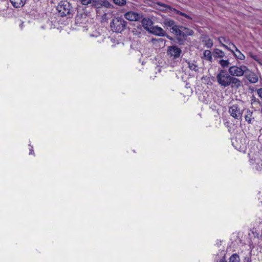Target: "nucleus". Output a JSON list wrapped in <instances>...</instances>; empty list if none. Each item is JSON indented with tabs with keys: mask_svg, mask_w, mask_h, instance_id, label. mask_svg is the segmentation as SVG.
Wrapping results in <instances>:
<instances>
[{
	"mask_svg": "<svg viewBox=\"0 0 262 262\" xmlns=\"http://www.w3.org/2000/svg\"><path fill=\"white\" fill-rule=\"evenodd\" d=\"M259 103V100L257 99L256 97L253 96L251 98V104L252 105H255L256 104H258Z\"/></svg>",
	"mask_w": 262,
	"mask_h": 262,
	"instance_id": "obj_31",
	"label": "nucleus"
},
{
	"mask_svg": "<svg viewBox=\"0 0 262 262\" xmlns=\"http://www.w3.org/2000/svg\"><path fill=\"white\" fill-rule=\"evenodd\" d=\"M172 11L176 14L180 15L182 16H183L184 17H186V18L190 19H192V18L190 16H189V15H188L187 14H186L183 12H182L179 10H177L176 9H172Z\"/></svg>",
	"mask_w": 262,
	"mask_h": 262,
	"instance_id": "obj_24",
	"label": "nucleus"
},
{
	"mask_svg": "<svg viewBox=\"0 0 262 262\" xmlns=\"http://www.w3.org/2000/svg\"><path fill=\"white\" fill-rule=\"evenodd\" d=\"M202 41L207 48H211L213 45L212 40L208 36L202 37Z\"/></svg>",
	"mask_w": 262,
	"mask_h": 262,
	"instance_id": "obj_15",
	"label": "nucleus"
},
{
	"mask_svg": "<svg viewBox=\"0 0 262 262\" xmlns=\"http://www.w3.org/2000/svg\"><path fill=\"white\" fill-rule=\"evenodd\" d=\"M257 92L259 97L262 98V88L258 89Z\"/></svg>",
	"mask_w": 262,
	"mask_h": 262,
	"instance_id": "obj_32",
	"label": "nucleus"
},
{
	"mask_svg": "<svg viewBox=\"0 0 262 262\" xmlns=\"http://www.w3.org/2000/svg\"><path fill=\"white\" fill-rule=\"evenodd\" d=\"M248 71V68L245 66H230L228 69V72L231 75L235 77H242L245 75Z\"/></svg>",
	"mask_w": 262,
	"mask_h": 262,
	"instance_id": "obj_4",
	"label": "nucleus"
},
{
	"mask_svg": "<svg viewBox=\"0 0 262 262\" xmlns=\"http://www.w3.org/2000/svg\"><path fill=\"white\" fill-rule=\"evenodd\" d=\"M181 53V49L177 46H171L167 48V54L168 56L173 59L179 58Z\"/></svg>",
	"mask_w": 262,
	"mask_h": 262,
	"instance_id": "obj_6",
	"label": "nucleus"
},
{
	"mask_svg": "<svg viewBox=\"0 0 262 262\" xmlns=\"http://www.w3.org/2000/svg\"><path fill=\"white\" fill-rule=\"evenodd\" d=\"M221 39H224V41H225V38L224 37H220V38H219V40L220 41V42H221Z\"/></svg>",
	"mask_w": 262,
	"mask_h": 262,
	"instance_id": "obj_35",
	"label": "nucleus"
},
{
	"mask_svg": "<svg viewBox=\"0 0 262 262\" xmlns=\"http://www.w3.org/2000/svg\"><path fill=\"white\" fill-rule=\"evenodd\" d=\"M217 83L222 87L230 86L232 89H237L243 85L242 81L238 78L231 76L228 71L220 70L216 76Z\"/></svg>",
	"mask_w": 262,
	"mask_h": 262,
	"instance_id": "obj_1",
	"label": "nucleus"
},
{
	"mask_svg": "<svg viewBox=\"0 0 262 262\" xmlns=\"http://www.w3.org/2000/svg\"><path fill=\"white\" fill-rule=\"evenodd\" d=\"M182 27V26L175 25L173 28H171L172 32L177 36L178 34L180 33Z\"/></svg>",
	"mask_w": 262,
	"mask_h": 262,
	"instance_id": "obj_26",
	"label": "nucleus"
},
{
	"mask_svg": "<svg viewBox=\"0 0 262 262\" xmlns=\"http://www.w3.org/2000/svg\"><path fill=\"white\" fill-rule=\"evenodd\" d=\"M141 23L144 28L149 31L150 27L152 25V21L150 19L148 18H143L141 20Z\"/></svg>",
	"mask_w": 262,
	"mask_h": 262,
	"instance_id": "obj_16",
	"label": "nucleus"
},
{
	"mask_svg": "<svg viewBox=\"0 0 262 262\" xmlns=\"http://www.w3.org/2000/svg\"><path fill=\"white\" fill-rule=\"evenodd\" d=\"M157 4L159 6H161L163 8H164L165 10H169V12H173L172 9H173V8L171 7L170 6H169L168 5L165 4L161 3V2L157 3Z\"/></svg>",
	"mask_w": 262,
	"mask_h": 262,
	"instance_id": "obj_25",
	"label": "nucleus"
},
{
	"mask_svg": "<svg viewBox=\"0 0 262 262\" xmlns=\"http://www.w3.org/2000/svg\"><path fill=\"white\" fill-rule=\"evenodd\" d=\"M252 112L250 111H247L246 112V115H245V120L249 123H251L252 121Z\"/></svg>",
	"mask_w": 262,
	"mask_h": 262,
	"instance_id": "obj_23",
	"label": "nucleus"
},
{
	"mask_svg": "<svg viewBox=\"0 0 262 262\" xmlns=\"http://www.w3.org/2000/svg\"><path fill=\"white\" fill-rule=\"evenodd\" d=\"M183 33V29H182V28H181V30H180V33H179L178 34V35L176 36L178 40L179 41L185 40L184 35Z\"/></svg>",
	"mask_w": 262,
	"mask_h": 262,
	"instance_id": "obj_27",
	"label": "nucleus"
},
{
	"mask_svg": "<svg viewBox=\"0 0 262 262\" xmlns=\"http://www.w3.org/2000/svg\"><path fill=\"white\" fill-rule=\"evenodd\" d=\"M14 7L19 8L24 5L26 0H10Z\"/></svg>",
	"mask_w": 262,
	"mask_h": 262,
	"instance_id": "obj_17",
	"label": "nucleus"
},
{
	"mask_svg": "<svg viewBox=\"0 0 262 262\" xmlns=\"http://www.w3.org/2000/svg\"><path fill=\"white\" fill-rule=\"evenodd\" d=\"M149 32L155 35L159 36H166L165 31L161 27L158 26L151 27Z\"/></svg>",
	"mask_w": 262,
	"mask_h": 262,
	"instance_id": "obj_10",
	"label": "nucleus"
},
{
	"mask_svg": "<svg viewBox=\"0 0 262 262\" xmlns=\"http://www.w3.org/2000/svg\"><path fill=\"white\" fill-rule=\"evenodd\" d=\"M220 262H227L225 257H223L221 259H220Z\"/></svg>",
	"mask_w": 262,
	"mask_h": 262,
	"instance_id": "obj_33",
	"label": "nucleus"
},
{
	"mask_svg": "<svg viewBox=\"0 0 262 262\" xmlns=\"http://www.w3.org/2000/svg\"><path fill=\"white\" fill-rule=\"evenodd\" d=\"M167 37L168 38H169V39H170L171 40L172 39V38L171 37H169L168 36H167Z\"/></svg>",
	"mask_w": 262,
	"mask_h": 262,
	"instance_id": "obj_36",
	"label": "nucleus"
},
{
	"mask_svg": "<svg viewBox=\"0 0 262 262\" xmlns=\"http://www.w3.org/2000/svg\"><path fill=\"white\" fill-rule=\"evenodd\" d=\"M162 24L164 27H166L167 29L170 28L171 30L176 25L174 21L170 18L164 19Z\"/></svg>",
	"mask_w": 262,
	"mask_h": 262,
	"instance_id": "obj_14",
	"label": "nucleus"
},
{
	"mask_svg": "<svg viewBox=\"0 0 262 262\" xmlns=\"http://www.w3.org/2000/svg\"><path fill=\"white\" fill-rule=\"evenodd\" d=\"M232 144L235 147V148L239 150L244 149L246 147V142L245 139L243 141L242 140H239V138H236L235 140V142H232Z\"/></svg>",
	"mask_w": 262,
	"mask_h": 262,
	"instance_id": "obj_13",
	"label": "nucleus"
},
{
	"mask_svg": "<svg viewBox=\"0 0 262 262\" xmlns=\"http://www.w3.org/2000/svg\"><path fill=\"white\" fill-rule=\"evenodd\" d=\"M219 63H220V64L223 68H227V67L229 68V67H230L229 66L230 62H229V61L228 59H227V60L221 59L219 61Z\"/></svg>",
	"mask_w": 262,
	"mask_h": 262,
	"instance_id": "obj_22",
	"label": "nucleus"
},
{
	"mask_svg": "<svg viewBox=\"0 0 262 262\" xmlns=\"http://www.w3.org/2000/svg\"><path fill=\"white\" fill-rule=\"evenodd\" d=\"M126 21L121 17H114L110 23V27L113 32L121 33L126 28Z\"/></svg>",
	"mask_w": 262,
	"mask_h": 262,
	"instance_id": "obj_3",
	"label": "nucleus"
},
{
	"mask_svg": "<svg viewBox=\"0 0 262 262\" xmlns=\"http://www.w3.org/2000/svg\"><path fill=\"white\" fill-rule=\"evenodd\" d=\"M80 3L83 5H91L92 6V0H80Z\"/></svg>",
	"mask_w": 262,
	"mask_h": 262,
	"instance_id": "obj_29",
	"label": "nucleus"
},
{
	"mask_svg": "<svg viewBox=\"0 0 262 262\" xmlns=\"http://www.w3.org/2000/svg\"><path fill=\"white\" fill-rule=\"evenodd\" d=\"M188 67L190 70L194 71H197L198 70V66L192 62H188Z\"/></svg>",
	"mask_w": 262,
	"mask_h": 262,
	"instance_id": "obj_28",
	"label": "nucleus"
},
{
	"mask_svg": "<svg viewBox=\"0 0 262 262\" xmlns=\"http://www.w3.org/2000/svg\"><path fill=\"white\" fill-rule=\"evenodd\" d=\"M229 262H240L239 255L236 253L233 254L230 257Z\"/></svg>",
	"mask_w": 262,
	"mask_h": 262,
	"instance_id": "obj_21",
	"label": "nucleus"
},
{
	"mask_svg": "<svg viewBox=\"0 0 262 262\" xmlns=\"http://www.w3.org/2000/svg\"><path fill=\"white\" fill-rule=\"evenodd\" d=\"M182 28L183 31V33L184 35L185 39H186L188 36H191L193 34V31L191 29L183 27H182Z\"/></svg>",
	"mask_w": 262,
	"mask_h": 262,
	"instance_id": "obj_20",
	"label": "nucleus"
},
{
	"mask_svg": "<svg viewBox=\"0 0 262 262\" xmlns=\"http://www.w3.org/2000/svg\"><path fill=\"white\" fill-rule=\"evenodd\" d=\"M114 3L118 5L122 6L126 4V0H113Z\"/></svg>",
	"mask_w": 262,
	"mask_h": 262,
	"instance_id": "obj_30",
	"label": "nucleus"
},
{
	"mask_svg": "<svg viewBox=\"0 0 262 262\" xmlns=\"http://www.w3.org/2000/svg\"><path fill=\"white\" fill-rule=\"evenodd\" d=\"M32 147H31V149L30 150V154H34V151L32 149Z\"/></svg>",
	"mask_w": 262,
	"mask_h": 262,
	"instance_id": "obj_34",
	"label": "nucleus"
},
{
	"mask_svg": "<svg viewBox=\"0 0 262 262\" xmlns=\"http://www.w3.org/2000/svg\"><path fill=\"white\" fill-rule=\"evenodd\" d=\"M229 113L235 119L241 120L242 117L243 111L240 110L237 104L232 105L229 107Z\"/></svg>",
	"mask_w": 262,
	"mask_h": 262,
	"instance_id": "obj_7",
	"label": "nucleus"
},
{
	"mask_svg": "<svg viewBox=\"0 0 262 262\" xmlns=\"http://www.w3.org/2000/svg\"><path fill=\"white\" fill-rule=\"evenodd\" d=\"M229 45H231L235 49V51H236V53H235L233 50L230 49V48L229 47H228L227 46L222 43V46L223 47H224L226 49L231 51L234 54V55L235 57H236L237 58H238L240 60H244L245 59V56L237 48V47L235 46V45H234L232 42H230Z\"/></svg>",
	"mask_w": 262,
	"mask_h": 262,
	"instance_id": "obj_8",
	"label": "nucleus"
},
{
	"mask_svg": "<svg viewBox=\"0 0 262 262\" xmlns=\"http://www.w3.org/2000/svg\"><path fill=\"white\" fill-rule=\"evenodd\" d=\"M126 19L130 21H138L140 18L139 14L133 11H129L124 14Z\"/></svg>",
	"mask_w": 262,
	"mask_h": 262,
	"instance_id": "obj_11",
	"label": "nucleus"
},
{
	"mask_svg": "<svg viewBox=\"0 0 262 262\" xmlns=\"http://www.w3.org/2000/svg\"><path fill=\"white\" fill-rule=\"evenodd\" d=\"M252 168L257 171L262 170V154L259 152L255 153L250 160Z\"/></svg>",
	"mask_w": 262,
	"mask_h": 262,
	"instance_id": "obj_5",
	"label": "nucleus"
},
{
	"mask_svg": "<svg viewBox=\"0 0 262 262\" xmlns=\"http://www.w3.org/2000/svg\"><path fill=\"white\" fill-rule=\"evenodd\" d=\"M244 75L250 83H255L258 81L257 76L254 73L251 72L248 69V71Z\"/></svg>",
	"mask_w": 262,
	"mask_h": 262,
	"instance_id": "obj_12",
	"label": "nucleus"
},
{
	"mask_svg": "<svg viewBox=\"0 0 262 262\" xmlns=\"http://www.w3.org/2000/svg\"><path fill=\"white\" fill-rule=\"evenodd\" d=\"M213 55L215 58H223L225 56L224 52L220 49H215L213 51Z\"/></svg>",
	"mask_w": 262,
	"mask_h": 262,
	"instance_id": "obj_18",
	"label": "nucleus"
},
{
	"mask_svg": "<svg viewBox=\"0 0 262 262\" xmlns=\"http://www.w3.org/2000/svg\"><path fill=\"white\" fill-rule=\"evenodd\" d=\"M112 4L107 0H92V6L99 8L102 7L110 8Z\"/></svg>",
	"mask_w": 262,
	"mask_h": 262,
	"instance_id": "obj_9",
	"label": "nucleus"
},
{
	"mask_svg": "<svg viewBox=\"0 0 262 262\" xmlns=\"http://www.w3.org/2000/svg\"><path fill=\"white\" fill-rule=\"evenodd\" d=\"M57 10L61 17H72L73 9L69 3L67 1L60 2L57 6Z\"/></svg>",
	"mask_w": 262,
	"mask_h": 262,
	"instance_id": "obj_2",
	"label": "nucleus"
},
{
	"mask_svg": "<svg viewBox=\"0 0 262 262\" xmlns=\"http://www.w3.org/2000/svg\"><path fill=\"white\" fill-rule=\"evenodd\" d=\"M203 56L205 60L209 61L210 62H212V57L211 52L210 50H205L204 52Z\"/></svg>",
	"mask_w": 262,
	"mask_h": 262,
	"instance_id": "obj_19",
	"label": "nucleus"
}]
</instances>
